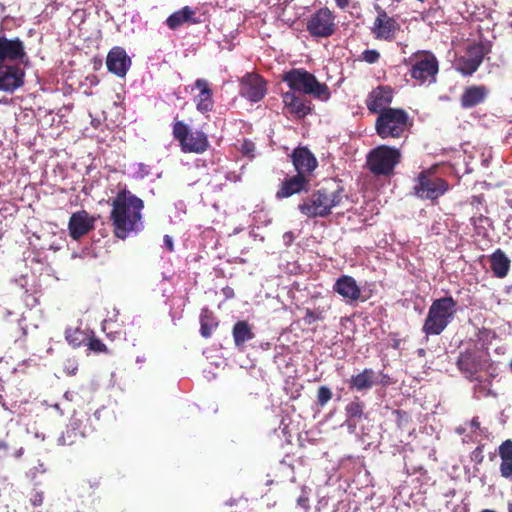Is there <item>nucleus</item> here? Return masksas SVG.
I'll return each mask as SVG.
<instances>
[{
    "label": "nucleus",
    "mask_w": 512,
    "mask_h": 512,
    "mask_svg": "<svg viewBox=\"0 0 512 512\" xmlns=\"http://www.w3.org/2000/svg\"><path fill=\"white\" fill-rule=\"evenodd\" d=\"M393 91L388 86H379L368 96L366 104L371 113H381L392 102Z\"/></svg>",
    "instance_id": "nucleus-16"
},
{
    "label": "nucleus",
    "mask_w": 512,
    "mask_h": 512,
    "mask_svg": "<svg viewBox=\"0 0 512 512\" xmlns=\"http://www.w3.org/2000/svg\"><path fill=\"white\" fill-rule=\"evenodd\" d=\"M395 413L399 416V417H407V413L404 412V411H400V410H396Z\"/></svg>",
    "instance_id": "nucleus-55"
},
{
    "label": "nucleus",
    "mask_w": 512,
    "mask_h": 512,
    "mask_svg": "<svg viewBox=\"0 0 512 512\" xmlns=\"http://www.w3.org/2000/svg\"><path fill=\"white\" fill-rule=\"evenodd\" d=\"M308 180L304 175H295L286 178L276 193L278 199L290 197L296 193L307 191Z\"/></svg>",
    "instance_id": "nucleus-25"
},
{
    "label": "nucleus",
    "mask_w": 512,
    "mask_h": 512,
    "mask_svg": "<svg viewBox=\"0 0 512 512\" xmlns=\"http://www.w3.org/2000/svg\"><path fill=\"white\" fill-rule=\"evenodd\" d=\"M511 496H512V485H511Z\"/></svg>",
    "instance_id": "nucleus-60"
},
{
    "label": "nucleus",
    "mask_w": 512,
    "mask_h": 512,
    "mask_svg": "<svg viewBox=\"0 0 512 512\" xmlns=\"http://www.w3.org/2000/svg\"><path fill=\"white\" fill-rule=\"evenodd\" d=\"M297 504L298 506H300L301 508L307 510L309 509V497L306 493H303L302 495H300L297 499Z\"/></svg>",
    "instance_id": "nucleus-45"
},
{
    "label": "nucleus",
    "mask_w": 512,
    "mask_h": 512,
    "mask_svg": "<svg viewBox=\"0 0 512 512\" xmlns=\"http://www.w3.org/2000/svg\"><path fill=\"white\" fill-rule=\"evenodd\" d=\"M509 366H510V370L512 371V359H511Z\"/></svg>",
    "instance_id": "nucleus-59"
},
{
    "label": "nucleus",
    "mask_w": 512,
    "mask_h": 512,
    "mask_svg": "<svg viewBox=\"0 0 512 512\" xmlns=\"http://www.w3.org/2000/svg\"><path fill=\"white\" fill-rule=\"evenodd\" d=\"M78 370V361L75 357L67 358L63 364V371L67 376H74Z\"/></svg>",
    "instance_id": "nucleus-39"
},
{
    "label": "nucleus",
    "mask_w": 512,
    "mask_h": 512,
    "mask_svg": "<svg viewBox=\"0 0 512 512\" xmlns=\"http://www.w3.org/2000/svg\"><path fill=\"white\" fill-rule=\"evenodd\" d=\"M335 292L349 301H356L360 298L361 291L356 280L351 276H341L333 286Z\"/></svg>",
    "instance_id": "nucleus-26"
},
{
    "label": "nucleus",
    "mask_w": 512,
    "mask_h": 512,
    "mask_svg": "<svg viewBox=\"0 0 512 512\" xmlns=\"http://www.w3.org/2000/svg\"><path fill=\"white\" fill-rule=\"evenodd\" d=\"M501 458L500 474L503 478L512 479V440L507 439L498 448Z\"/></svg>",
    "instance_id": "nucleus-30"
},
{
    "label": "nucleus",
    "mask_w": 512,
    "mask_h": 512,
    "mask_svg": "<svg viewBox=\"0 0 512 512\" xmlns=\"http://www.w3.org/2000/svg\"><path fill=\"white\" fill-rule=\"evenodd\" d=\"M295 237L293 232L288 231L283 234V243L286 247H289L294 241Z\"/></svg>",
    "instance_id": "nucleus-46"
},
{
    "label": "nucleus",
    "mask_w": 512,
    "mask_h": 512,
    "mask_svg": "<svg viewBox=\"0 0 512 512\" xmlns=\"http://www.w3.org/2000/svg\"><path fill=\"white\" fill-rule=\"evenodd\" d=\"M459 371L470 381H481L482 373L493 378L497 374L494 362L491 360L488 348L469 343L461 350L456 361Z\"/></svg>",
    "instance_id": "nucleus-2"
},
{
    "label": "nucleus",
    "mask_w": 512,
    "mask_h": 512,
    "mask_svg": "<svg viewBox=\"0 0 512 512\" xmlns=\"http://www.w3.org/2000/svg\"><path fill=\"white\" fill-rule=\"evenodd\" d=\"M282 81L290 88L291 92L311 95L315 99L326 102L330 99L331 93L325 83L303 68H292L284 72Z\"/></svg>",
    "instance_id": "nucleus-4"
},
{
    "label": "nucleus",
    "mask_w": 512,
    "mask_h": 512,
    "mask_svg": "<svg viewBox=\"0 0 512 512\" xmlns=\"http://www.w3.org/2000/svg\"><path fill=\"white\" fill-rule=\"evenodd\" d=\"M8 452L9 445L4 441H0V459L5 458L8 455Z\"/></svg>",
    "instance_id": "nucleus-47"
},
{
    "label": "nucleus",
    "mask_w": 512,
    "mask_h": 512,
    "mask_svg": "<svg viewBox=\"0 0 512 512\" xmlns=\"http://www.w3.org/2000/svg\"><path fill=\"white\" fill-rule=\"evenodd\" d=\"M240 151L243 155L253 158L254 157V151H255V145L250 140H244L241 144Z\"/></svg>",
    "instance_id": "nucleus-43"
},
{
    "label": "nucleus",
    "mask_w": 512,
    "mask_h": 512,
    "mask_svg": "<svg viewBox=\"0 0 512 512\" xmlns=\"http://www.w3.org/2000/svg\"><path fill=\"white\" fill-rule=\"evenodd\" d=\"M134 177L144 179L150 174V167L144 163H136L133 165Z\"/></svg>",
    "instance_id": "nucleus-40"
},
{
    "label": "nucleus",
    "mask_w": 512,
    "mask_h": 512,
    "mask_svg": "<svg viewBox=\"0 0 512 512\" xmlns=\"http://www.w3.org/2000/svg\"><path fill=\"white\" fill-rule=\"evenodd\" d=\"M408 114L399 108H388L381 111L375 122V129L382 139L399 138L408 126Z\"/></svg>",
    "instance_id": "nucleus-5"
},
{
    "label": "nucleus",
    "mask_w": 512,
    "mask_h": 512,
    "mask_svg": "<svg viewBox=\"0 0 512 512\" xmlns=\"http://www.w3.org/2000/svg\"><path fill=\"white\" fill-rule=\"evenodd\" d=\"M378 377L371 368H365L360 373L351 376L348 381L349 389L357 392L368 391L377 384Z\"/></svg>",
    "instance_id": "nucleus-23"
},
{
    "label": "nucleus",
    "mask_w": 512,
    "mask_h": 512,
    "mask_svg": "<svg viewBox=\"0 0 512 512\" xmlns=\"http://www.w3.org/2000/svg\"><path fill=\"white\" fill-rule=\"evenodd\" d=\"M195 88L199 90V94L194 98L196 108L201 113H208L214 107L213 92L209 87L206 79L199 78L195 81Z\"/></svg>",
    "instance_id": "nucleus-21"
},
{
    "label": "nucleus",
    "mask_w": 512,
    "mask_h": 512,
    "mask_svg": "<svg viewBox=\"0 0 512 512\" xmlns=\"http://www.w3.org/2000/svg\"><path fill=\"white\" fill-rule=\"evenodd\" d=\"M194 14L195 12L193 9H191L189 6H185L182 9L172 13L166 19V24L170 29L175 30L186 22H192L194 24L199 23L200 20L193 18Z\"/></svg>",
    "instance_id": "nucleus-31"
},
{
    "label": "nucleus",
    "mask_w": 512,
    "mask_h": 512,
    "mask_svg": "<svg viewBox=\"0 0 512 512\" xmlns=\"http://www.w3.org/2000/svg\"><path fill=\"white\" fill-rule=\"evenodd\" d=\"M144 202L127 189L120 190L112 200L111 221L116 237L126 239L143 230Z\"/></svg>",
    "instance_id": "nucleus-1"
},
{
    "label": "nucleus",
    "mask_w": 512,
    "mask_h": 512,
    "mask_svg": "<svg viewBox=\"0 0 512 512\" xmlns=\"http://www.w3.org/2000/svg\"><path fill=\"white\" fill-rule=\"evenodd\" d=\"M232 333L235 346L239 350H243L246 342L254 338V332L252 331V328L248 325V322H236L233 327Z\"/></svg>",
    "instance_id": "nucleus-32"
},
{
    "label": "nucleus",
    "mask_w": 512,
    "mask_h": 512,
    "mask_svg": "<svg viewBox=\"0 0 512 512\" xmlns=\"http://www.w3.org/2000/svg\"><path fill=\"white\" fill-rule=\"evenodd\" d=\"M345 197L341 187L331 192L327 189H319L304 198L298 205V210L308 218H323L328 216L334 207L339 206Z\"/></svg>",
    "instance_id": "nucleus-3"
},
{
    "label": "nucleus",
    "mask_w": 512,
    "mask_h": 512,
    "mask_svg": "<svg viewBox=\"0 0 512 512\" xmlns=\"http://www.w3.org/2000/svg\"><path fill=\"white\" fill-rule=\"evenodd\" d=\"M25 72L18 66L0 63V91L13 93L24 85Z\"/></svg>",
    "instance_id": "nucleus-10"
},
{
    "label": "nucleus",
    "mask_w": 512,
    "mask_h": 512,
    "mask_svg": "<svg viewBox=\"0 0 512 512\" xmlns=\"http://www.w3.org/2000/svg\"><path fill=\"white\" fill-rule=\"evenodd\" d=\"M334 20L328 8H321L309 17L306 29L314 38H327L335 31Z\"/></svg>",
    "instance_id": "nucleus-8"
},
{
    "label": "nucleus",
    "mask_w": 512,
    "mask_h": 512,
    "mask_svg": "<svg viewBox=\"0 0 512 512\" xmlns=\"http://www.w3.org/2000/svg\"><path fill=\"white\" fill-rule=\"evenodd\" d=\"M43 500H44V492L43 491H40V490H37V489H32V491L30 492V495H29V501L30 503L34 506V507H37V506H40L42 505L43 503Z\"/></svg>",
    "instance_id": "nucleus-42"
},
{
    "label": "nucleus",
    "mask_w": 512,
    "mask_h": 512,
    "mask_svg": "<svg viewBox=\"0 0 512 512\" xmlns=\"http://www.w3.org/2000/svg\"><path fill=\"white\" fill-rule=\"evenodd\" d=\"M448 322H425L423 331L426 336L439 335L446 327Z\"/></svg>",
    "instance_id": "nucleus-36"
},
{
    "label": "nucleus",
    "mask_w": 512,
    "mask_h": 512,
    "mask_svg": "<svg viewBox=\"0 0 512 512\" xmlns=\"http://www.w3.org/2000/svg\"><path fill=\"white\" fill-rule=\"evenodd\" d=\"M470 426L471 428L473 429H478L480 427V421H479V418L478 417H473L471 422H470Z\"/></svg>",
    "instance_id": "nucleus-49"
},
{
    "label": "nucleus",
    "mask_w": 512,
    "mask_h": 512,
    "mask_svg": "<svg viewBox=\"0 0 512 512\" xmlns=\"http://www.w3.org/2000/svg\"><path fill=\"white\" fill-rule=\"evenodd\" d=\"M448 183L433 171H422L414 186L415 194L421 199L435 200L448 190Z\"/></svg>",
    "instance_id": "nucleus-7"
},
{
    "label": "nucleus",
    "mask_w": 512,
    "mask_h": 512,
    "mask_svg": "<svg viewBox=\"0 0 512 512\" xmlns=\"http://www.w3.org/2000/svg\"><path fill=\"white\" fill-rule=\"evenodd\" d=\"M191 132L192 131L189 129L188 125L182 121H176L173 125V137L179 141L180 146Z\"/></svg>",
    "instance_id": "nucleus-35"
},
{
    "label": "nucleus",
    "mask_w": 512,
    "mask_h": 512,
    "mask_svg": "<svg viewBox=\"0 0 512 512\" xmlns=\"http://www.w3.org/2000/svg\"><path fill=\"white\" fill-rule=\"evenodd\" d=\"M164 246L172 252L174 250L173 239L169 235H165L163 238Z\"/></svg>",
    "instance_id": "nucleus-48"
},
{
    "label": "nucleus",
    "mask_w": 512,
    "mask_h": 512,
    "mask_svg": "<svg viewBox=\"0 0 512 512\" xmlns=\"http://www.w3.org/2000/svg\"><path fill=\"white\" fill-rule=\"evenodd\" d=\"M475 336L477 337L476 344H481L480 347L487 348L486 346L491 343L493 339L496 338V333L492 329H488L485 327H478L472 325Z\"/></svg>",
    "instance_id": "nucleus-34"
},
{
    "label": "nucleus",
    "mask_w": 512,
    "mask_h": 512,
    "mask_svg": "<svg viewBox=\"0 0 512 512\" xmlns=\"http://www.w3.org/2000/svg\"><path fill=\"white\" fill-rule=\"evenodd\" d=\"M218 322H201V334L203 337L208 338L212 334V330L215 329Z\"/></svg>",
    "instance_id": "nucleus-44"
},
{
    "label": "nucleus",
    "mask_w": 512,
    "mask_h": 512,
    "mask_svg": "<svg viewBox=\"0 0 512 512\" xmlns=\"http://www.w3.org/2000/svg\"><path fill=\"white\" fill-rule=\"evenodd\" d=\"M176 208H177V209L184 210V208H185V204H184V202L179 201L178 203H176ZM183 212L185 213V211H183Z\"/></svg>",
    "instance_id": "nucleus-54"
},
{
    "label": "nucleus",
    "mask_w": 512,
    "mask_h": 512,
    "mask_svg": "<svg viewBox=\"0 0 512 512\" xmlns=\"http://www.w3.org/2000/svg\"><path fill=\"white\" fill-rule=\"evenodd\" d=\"M453 512H467V508L464 505H458L456 508L453 509Z\"/></svg>",
    "instance_id": "nucleus-52"
},
{
    "label": "nucleus",
    "mask_w": 512,
    "mask_h": 512,
    "mask_svg": "<svg viewBox=\"0 0 512 512\" xmlns=\"http://www.w3.org/2000/svg\"><path fill=\"white\" fill-rule=\"evenodd\" d=\"M438 72V61L431 53L422 54L416 59L410 70L411 77L421 83L434 82Z\"/></svg>",
    "instance_id": "nucleus-9"
},
{
    "label": "nucleus",
    "mask_w": 512,
    "mask_h": 512,
    "mask_svg": "<svg viewBox=\"0 0 512 512\" xmlns=\"http://www.w3.org/2000/svg\"><path fill=\"white\" fill-rule=\"evenodd\" d=\"M456 303L452 297H443L433 302L425 320H448L455 312Z\"/></svg>",
    "instance_id": "nucleus-20"
},
{
    "label": "nucleus",
    "mask_w": 512,
    "mask_h": 512,
    "mask_svg": "<svg viewBox=\"0 0 512 512\" xmlns=\"http://www.w3.org/2000/svg\"><path fill=\"white\" fill-rule=\"evenodd\" d=\"M365 404L358 396H355L351 402L345 406L346 425L354 430L357 426V420L364 416Z\"/></svg>",
    "instance_id": "nucleus-29"
},
{
    "label": "nucleus",
    "mask_w": 512,
    "mask_h": 512,
    "mask_svg": "<svg viewBox=\"0 0 512 512\" xmlns=\"http://www.w3.org/2000/svg\"><path fill=\"white\" fill-rule=\"evenodd\" d=\"M88 418L85 420L82 419H72L70 424L67 426L65 432L62 433L59 441L63 445H74L76 443L82 442L85 437L88 436L87 431V422Z\"/></svg>",
    "instance_id": "nucleus-17"
},
{
    "label": "nucleus",
    "mask_w": 512,
    "mask_h": 512,
    "mask_svg": "<svg viewBox=\"0 0 512 512\" xmlns=\"http://www.w3.org/2000/svg\"><path fill=\"white\" fill-rule=\"evenodd\" d=\"M10 315H12V313L8 309L0 306V318L7 317V316H10Z\"/></svg>",
    "instance_id": "nucleus-50"
},
{
    "label": "nucleus",
    "mask_w": 512,
    "mask_h": 512,
    "mask_svg": "<svg viewBox=\"0 0 512 512\" xmlns=\"http://www.w3.org/2000/svg\"><path fill=\"white\" fill-rule=\"evenodd\" d=\"M106 65L111 73L124 77L131 66V59L121 47H114L107 55Z\"/></svg>",
    "instance_id": "nucleus-15"
},
{
    "label": "nucleus",
    "mask_w": 512,
    "mask_h": 512,
    "mask_svg": "<svg viewBox=\"0 0 512 512\" xmlns=\"http://www.w3.org/2000/svg\"><path fill=\"white\" fill-rule=\"evenodd\" d=\"M85 346L88 347V349L94 353H105L107 352V347L106 345L101 341L99 340L98 338H96L94 336V332L92 331V336L89 337V341H87V343H85Z\"/></svg>",
    "instance_id": "nucleus-37"
},
{
    "label": "nucleus",
    "mask_w": 512,
    "mask_h": 512,
    "mask_svg": "<svg viewBox=\"0 0 512 512\" xmlns=\"http://www.w3.org/2000/svg\"><path fill=\"white\" fill-rule=\"evenodd\" d=\"M393 347L394 348H398L399 347V341L395 340V342L393 344Z\"/></svg>",
    "instance_id": "nucleus-57"
},
{
    "label": "nucleus",
    "mask_w": 512,
    "mask_h": 512,
    "mask_svg": "<svg viewBox=\"0 0 512 512\" xmlns=\"http://www.w3.org/2000/svg\"><path fill=\"white\" fill-rule=\"evenodd\" d=\"M332 391L327 386H320L317 392V403L320 406H325L332 399Z\"/></svg>",
    "instance_id": "nucleus-38"
},
{
    "label": "nucleus",
    "mask_w": 512,
    "mask_h": 512,
    "mask_svg": "<svg viewBox=\"0 0 512 512\" xmlns=\"http://www.w3.org/2000/svg\"><path fill=\"white\" fill-rule=\"evenodd\" d=\"M25 46L19 38L9 39L0 36V63L23 61L26 58Z\"/></svg>",
    "instance_id": "nucleus-14"
},
{
    "label": "nucleus",
    "mask_w": 512,
    "mask_h": 512,
    "mask_svg": "<svg viewBox=\"0 0 512 512\" xmlns=\"http://www.w3.org/2000/svg\"><path fill=\"white\" fill-rule=\"evenodd\" d=\"M91 336L92 329H90L87 324L83 325V322L70 325L65 330V339L73 348H79L85 345Z\"/></svg>",
    "instance_id": "nucleus-22"
},
{
    "label": "nucleus",
    "mask_w": 512,
    "mask_h": 512,
    "mask_svg": "<svg viewBox=\"0 0 512 512\" xmlns=\"http://www.w3.org/2000/svg\"><path fill=\"white\" fill-rule=\"evenodd\" d=\"M489 90L483 85H473L467 87L461 95L462 108H473L483 103L488 96Z\"/></svg>",
    "instance_id": "nucleus-27"
},
{
    "label": "nucleus",
    "mask_w": 512,
    "mask_h": 512,
    "mask_svg": "<svg viewBox=\"0 0 512 512\" xmlns=\"http://www.w3.org/2000/svg\"><path fill=\"white\" fill-rule=\"evenodd\" d=\"M490 262L491 270L495 276L503 278L507 275L510 268V260L503 251L500 249L495 251L491 255Z\"/></svg>",
    "instance_id": "nucleus-33"
},
{
    "label": "nucleus",
    "mask_w": 512,
    "mask_h": 512,
    "mask_svg": "<svg viewBox=\"0 0 512 512\" xmlns=\"http://www.w3.org/2000/svg\"><path fill=\"white\" fill-rule=\"evenodd\" d=\"M399 159L400 151L398 149L381 145L369 153L367 163L374 175H389L393 172Z\"/></svg>",
    "instance_id": "nucleus-6"
},
{
    "label": "nucleus",
    "mask_w": 512,
    "mask_h": 512,
    "mask_svg": "<svg viewBox=\"0 0 512 512\" xmlns=\"http://www.w3.org/2000/svg\"><path fill=\"white\" fill-rule=\"evenodd\" d=\"M293 165L299 175L313 171L317 166V160L307 148L295 149L292 154Z\"/></svg>",
    "instance_id": "nucleus-24"
},
{
    "label": "nucleus",
    "mask_w": 512,
    "mask_h": 512,
    "mask_svg": "<svg viewBox=\"0 0 512 512\" xmlns=\"http://www.w3.org/2000/svg\"><path fill=\"white\" fill-rule=\"evenodd\" d=\"M184 153H203L209 147L207 135L202 131H192L180 146Z\"/></svg>",
    "instance_id": "nucleus-28"
},
{
    "label": "nucleus",
    "mask_w": 512,
    "mask_h": 512,
    "mask_svg": "<svg viewBox=\"0 0 512 512\" xmlns=\"http://www.w3.org/2000/svg\"><path fill=\"white\" fill-rule=\"evenodd\" d=\"M106 324H107V322H103L102 323V330H103V332H106V330H107Z\"/></svg>",
    "instance_id": "nucleus-56"
},
{
    "label": "nucleus",
    "mask_w": 512,
    "mask_h": 512,
    "mask_svg": "<svg viewBox=\"0 0 512 512\" xmlns=\"http://www.w3.org/2000/svg\"><path fill=\"white\" fill-rule=\"evenodd\" d=\"M483 61V50L480 46L469 47L465 55L458 60V70L463 75H472Z\"/></svg>",
    "instance_id": "nucleus-19"
},
{
    "label": "nucleus",
    "mask_w": 512,
    "mask_h": 512,
    "mask_svg": "<svg viewBox=\"0 0 512 512\" xmlns=\"http://www.w3.org/2000/svg\"><path fill=\"white\" fill-rule=\"evenodd\" d=\"M223 291H224V294H225L226 297H230V296L233 295V289L232 288L227 287Z\"/></svg>",
    "instance_id": "nucleus-53"
},
{
    "label": "nucleus",
    "mask_w": 512,
    "mask_h": 512,
    "mask_svg": "<svg viewBox=\"0 0 512 512\" xmlns=\"http://www.w3.org/2000/svg\"><path fill=\"white\" fill-rule=\"evenodd\" d=\"M335 2L339 8H345L349 4V0H335Z\"/></svg>",
    "instance_id": "nucleus-51"
},
{
    "label": "nucleus",
    "mask_w": 512,
    "mask_h": 512,
    "mask_svg": "<svg viewBox=\"0 0 512 512\" xmlns=\"http://www.w3.org/2000/svg\"><path fill=\"white\" fill-rule=\"evenodd\" d=\"M375 9L378 12L372 27L375 38L386 41L393 40L396 32L400 29V25L379 6H376Z\"/></svg>",
    "instance_id": "nucleus-11"
},
{
    "label": "nucleus",
    "mask_w": 512,
    "mask_h": 512,
    "mask_svg": "<svg viewBox=\"0 0 512 512\" xmlns=\"http://www.w3.org/2000/svg\"><path fill=\"white\" fill-rule=\"evenodd\" d=\"M361 58L365 62H367L369 64H373L379 60L380 54L378 51H376L374 49H367L362 52Z\"/></svg>",
    "instance_id": "nucleus-41"
},
{
    "label": "nucleus",
    "mask_w": 512,
    "mask_h": 512,
    "mask_svg": "<svg viewBox=\"0 0 512 512\" xmlns=\"http://www.w3.org/2000/svg\"><path fill=\"white\" fill-rule=\"evenodd\" d=\"M284 111L295 118L302 119L312 111V104L305 96L287 91L282 93Z\"/></svg>",
    "instance_id": "nucleus-13"
},
{
    "label": "nucleus",
    "mask_w": 512,
    "mask_h": 512,
    "mask_svg": "<svg viewBox=\"0 0 512 512\" xmlns=\"http://www.w3.org/2000/svg\"><path fill=\"white\" fill-rule=\"evenodd\" d=\"M509 26L512 28V15H511V18L509 20Z\"/></svg>",
    "instance_id": "nucleus-58"
},
{
    "label": "nucleus",
    "mask_w": 512,
    "mask_h": 512,
    "mask_svg": "<svg viewBox=\"0 0 512 512\" xmlns=\"http://www.w3.org/2000/svg\"><path fill=\"white\" fill-rule=\"evenodd\" d=\"M93 226V218L84 210L73 213L68 224L69 233L75 240L88 233Z\"/></svg>",
    "instance_id": "nucleus-18"
},
{
    "label": "nucleus",
    "mask_w": 512,
    "mask_h": 512,
    "mask_svg": "<svg viewBox=\"0 0 512 512\" xmlns=\"http://www.w3.org/2000/svg\"><path fill=\"white\" fill-rule=\"evenodd\" d=\"M239 93L251 102H258L266 94V83L259 75L248 73L241 79Z\"/></svg>",
    "instance_id": "nucleus-12"
}]
</instances>
